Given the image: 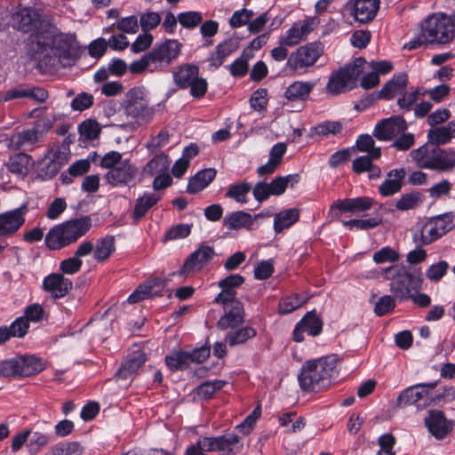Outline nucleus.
Wrapping results in <instances>:
<instances>
[{
	"instance_id": "obj_1",
	"label": "nucleus",
	"mask_w": 455,
	"mask_h": 455,
	"mask_svg": "<svg viewBox=\"0 0 455 455\" xmlns=\"http://www.w3.org/2000/svg\"><path fill=\"white\" fill-rule=\"evenodd\" d=\"M36 54L41 67L59 69L75 64L80 46L74 35L52 28L38 35Z\"/></svg>"
},
{
	"instance_id": "obj_2",
	"label": "nucleus",
	"mask_w": 455,
	"mask_h": 455,
	"mask_svg": "<svg viewBox=\"0 0 455 455\" xmlns=\"http://www.w3.org/2000/svg\"><path fill=\"white\" fill-rule=\"evenodd\" d=\"M337 363L335 355L307 361L298 377L300 387L315 392L326 387L337 373Z\"/></svg>"
},
{
	"instance_id": "obj_3",
	"label": "nucleus",
	"mask_w": 455,
	"mask_h": 455,
	"mask_svg": "<svg viewBox=\"0 0 455 455\" xmlns=\"http://www.w3.org/2000/svg\"><path fill=\"white\" fill-rule=\"evenodd\" d=\"M54 116H44L36 122L31 127L20 131H15L4 140L8 149L13 151L31 152L41 147L47 133L52 130L54 122Z\"/></svg>"
},
{
	"instance_id": "obj_4",
	"label": "nucleus",
	"mask_w": 455,
	"mask_h": 455,
	"mask_svg": "<svg viewBox=\"0 0 455 455\" xmlns=\"http://www.w3.org/2000/svg\"><path fill=\"white\" fill-rule=\"evenodd\" d=\"M92 228L89 216L72 219L52 227L45 235V244L51 250H60L84 236Z\"/></svg>"
},
{
	"instance_id": "obj_5",
	"label": "nucleus",
	"mask_w": 455,
	"mask_h": 455,
	"mask_svg": "<svg viewBox=\"0 0 455 455\" xmlns=\"http://www.w3.org/2000/svg\"><path fill=\"white\" fill-rule=\"evenodd\" d=\"M431 142L411 151L412 160L420 168L449 172L455 168V149L442 148Z\"/></svg>"
},
{
	"instance_id": "obj_6",
	"label": "nucleus",
	"mask_w": 455,
	"mask_h": 455,
	"mask_svg": "<svg viewBox=\"0 0 455 455\" xmlns=\"http://www.w3.org/2000/svg\"><path fill=\"white\" fill-rule=\"evenodd\" d=\"M386 280L390 281V291L400 300H407L411 297V291L422 288L420 275H414L403 265L394 264L381 269Z\"/></svg>"
},
{
	"instance_id": "obj_7",
	"label": "nucleus",
	"mask_w": 455,
	"mask_h": 455,
	"mask_svg": "<svg viewBox=\"0 0 455 455\" xmlns=\"http://www.w3.org/2000/svg\"><path fill=\"white\" fill-rule=\"evenodd\" d=\"M455 216L446 212L419 222L413 233V241L416 244L428 245L441 238L455 227Z\"/></svg>"
},
{
	"instance_id": "obj_8",
	"label": "nucleus",
	"mask_w": 455,
	"mask_h": 455,
	"mask_svg": "<svg viewBox=\"0 0 455 455\" xmlns=\"http://www.w3.org/2000/svg\"><path fill=\"white\" fill-rule=\"evenodd\" d=\"M421 36L429 44H449L455 37V18L435 13L421 23Z\"/></svg>"
},
{
	"instance_id": "obj_9",
	"label": "nucleus",
	"mask_w": 455,
	"mask_h": 455,
	"mask_svg": "<svg viewBox=\"0 0 455 455\" xmlns=\"http://www.w3.org/2000/svg\"><path fill=\"white\" fill-rule=\"evenodd\" d=\"M243 445L240 437L235 434L218 436H202L196 443L187 447L185 455H207L205 452H240Z\"/></svg>"
},
{
	"instance_id": "obj_10",
	"label": "nucleus",
	"mask_w": 455,
	"mask_h": 455,
	"mask_svg": "<svg viewBox=\"0 0 455 455\" xmlns=\"http://www.w3.org/2000/svg\"><path fill=\"white\" fill-rule=\"evenodd\" d=\"M366 64L364 59L357 58L351 64L333 73L327 84V92L337 95L351 90L359 76L365 70Z\"/></svg>"
},
{
	"instance_id": "obj_11",
	"label": "nucleus",
	"mask_w": 455,
	"mask_h": 455,
	"mask_svg": "<svg viewBox=\"0 0 455 455\" xmlns=\"http://www.w3.org/2000/svg\"><path fill=\"white\" fill-rule=\"evenodd\" d=\"M174 84L180 89H190V94L195 99L203 98L208 88L205 78L199 76V68L194 64H182L177 67L173 72Z\"/></svg>"
},
{
	"instance_id": "obj_12",
	"label": "nucleus",
	"mask_w": 455,
	"mask_h": 455,
	"mask_svg": "<svg viewBox=\"0 0 455 455\" xmlns=\"http://www.w3.org/2000/svg\"><path fill=\"white\" fill-rule=\"evenodd\" d=\"M323 48L321 44L309 43L299 47L292 52L286 63L288 69L299 72L313 66L322 56Z\"/></svg>"
},
{
	"instance_id": "obj_13",
	"label": "nucleus",
	"mask_w": 455,
	"mask_h": 455,
	"mask_svg": "<svg viewBox=\"0 0 455 455\" xmlns=\"http://www.w3.org/2000/svg\"><path fill=\"white\" fill-rule=\"evenodd\" d=\"M299 181L297 173L287 176H277L271 182H257L252 189L254 198L261 203L271 196L283 195L288 187L292 188Z\"/></svg>"
},
{
	"instance_id": "obj_14",
	"label": "nucleus",
	"mask_w": 455,
	"mask_h": 455,
	"mask_svg": "<svg viewBox=\"0 0 455 455\" xmlns=\"http://www.w3.org/2000/svg\"><path fill=\"white\" fill-rule=\"evenodd\" d=\"M138 174L137 166L130 159H124L116 168L108 171L105 179L113 187L131 188L137 185Z\"/></svg>"
},
{
	"instance_id": "obj_15",
	"label": "nucleus",
	"mask_w": 455,
	"mask_h": 455,
	"mask_svg": "<svg viewBox=\"0 0 455 455\" xmlns=\"http://www.w3.org/2000/svg\"><path fill=\"white\" fill-rule=\"evenodd\" d=\"M141 92L138 89H132L129 92V99L125 106V114L133 123L142 125L149 123L154 116V108H149L142 98H139Z\"/></svg>"
},
{
	"instance_id": "obj_16",
	"label": "nucleus",
	"mask_w": 455,
	"mask_h": 455,
	"mask_svg": "<svg viewBox=\"0 0 455 455\" xmlns=\"http://www.w3.org/2000/svg\"><path fill=\"white\" fill-rule=\"evenodd\" d=\"M182 44L175 39H167L148 52L154 68L171 65L180 54Z\"/></svg>"
},
{
	"instance_id": "obj_17",
	"label": "nucleus",
	"mask_w": 455,
	"mask_h": 455,
	"mask_svg": "<svg viewBox=\"0 0 455 455\" xmlns=\"http://www.w3.org/2000/svg\"><path fill=\"white\" fill-rule=\"evenodd\" d=\"M12 27L25 33L38 29L41 23V15L37 10L19 4L16 11L12 14Z\"/></svg>"
},
{
	"instance_id": "obj_18",
	"label": "nucleus",
	"mask_w": 455,
	"mask_h": 455,
	"mask_svg": "<svg viewBox=\"0 0 455 455\" xmlns=\"http://www.w3.org/2000/svg\"><path fill=\"white\" fill-rule=\"evenodd\" d=\"M28 212V205L23 204L16 209L0 213V237H10L15 235L24 225Z\"/></svg>"
},
{
	"instance_id": "obj_19",
	"label": "nucleus",
	"mask_w": 455,
	"mask_h": 455,
	"mask_svg": "<svg viewBox=\"0 0 455 455\" xmlns=\"http://www.w3.org/2000/svg\"><path fill=\"white\" fill-rule=\"evenodd\" d=\"M223 306L225 314L217 323L219 329L226 330L235 328L244 321V308L243 303L238 299H230L227 302H217Z\"/></svg>"
},
{
	"instance_id": "obj_20",
	"label": "nucleus",
	"mask_w": 455,
	"mask_h": 455,
	"mask_svg": "<svg viewBox=\"0 0 455 455\" xmlns=\"http://www.w3.org/2000/svg\"><path fill=\"white\" fill-rule=\"evenodd\" d=\"M379 0H349L346 8L360 23L372 20L379 8Z\"/></svg>"
},
{
	"instance_id": "obj_21",
	"label": "nucleus",
	"mask_w": 455,
	"mask_h": 455,
	"mask_svg": "<svg viewBox=\"0 0 455 455\" xmlns=\"http://www.w3.org/2000/svg\"><path fill=\"white\" fill-rule=\"evenodd\" d=\"M407 130V123L401 116H394L379 122L374 129V136L379 140H391Z\"/></svg>"
},
{
	"instance_id": "obj_22",
	"label": "nucleus",
	"mask_w": 455,
	"mask_h": 455,
	"mask_svg": "<svg viewBox=\"0 0 455 455\" xmlns=\"http://www.w3.org/2000/svg\"><path fill=\"white\" fill-rule=\"evenodd\" d=\"M435 387V383L418 384L407 387L400 393L396 399V405L398 407H405L411 404H417L418 407L421 405L419 402L423 401V405H427L428 401V390Z\"/></svg>"
},
{
	"instance_id": "obj_23",
	"label": "nucleus",
	"mask_w": 455,
	"mask_h": 455,
	"mask_svg": "<svg viewBox=\"0 0 455 455\" xmlns=\"http://www.w3.org/2000/svg\"><path fill=\"white\" fill-rule=\"evenodd\" d=\"M323 330V321L316 315L315 311L307 312L301 320L297 323L293 330V340L302 342L304 340L303 333L315 337L318 336Z\"/></svg>"
},
{
	"instance_id": "obj_24",
	"label": "nucleus",
	"mask_w": 455,
	"mask_h": 455,
	"mask_svg": "<svg viewBox=\"0 0 455 455\" xmlns=\"http://www.w3.org/2000/svg\"><path fill=\"white\" fill-rule=\"evenodd\" d=\"M455 422L447 420L441 411H430L425 419V426L437 440H442L453 429Z\"/></svg>"
},
{
	"instance_id": "obj_25",
	"label": "nucleus",
	"mask_w": 455,
	"mask_h": 455,
	"mask_svg": "<svg viewBox=\"0 0 455 455\" xmlns=\"http://www.w3.org/2000/svg\"><path fill=\"white\" fill-rule=\"evenodd\" d=\"M214 254V249L212 246H200L185 260L180 274L182 275L201 270L213 258Z\"/></svg>"
},
{
	"instance_id": "obj_26",
	"label": "nucleus",
	"mask_w": 455,
	"mask_h": 455,
	"mask_svg": "<svg viewBox=\"0 0 455 455\" xmlns=\"http://www.w3.org/2000/svg\"><path fill=\"white\" fill-rule=\"evenodd\" d=\"M315 21L313 19H307L296 22L289 28L285 35L280 38V44L284 46H293L302 40H305L307 35L313 31Z\"/></svg>"
},
{
	"instance_id": "obj_27",
	"label": "nucleus",
	"mask_w": 455,
	"mask_h": 455,
	"mask_svg": "<svg viewBox=\"0 0 455 455\" xmlns=\"http://www.w3.org/2000/svg\"><path fill=\"white\" fill-rule=\"evenodd\" d=\"M72 287V281L59 273H52L43 281V289L54 299L65 297Z\"/></svg>"
},
{
	"instance_id": "obj_28",
	"label": "nucleus",
	"mask_w": 455,
	"mask_h": 455,
	"mask_svg": "<svg viewBox=\"0 0 455 455\" xmlns=\"http://www.w3.org/2000/svg\"><path fill=\"white\" fill-rule=\"evenodd\" d=\"M165 287V282L163 279L156 278L145 282L139 285L137 289L128 297L127 300L131 304L137 303L140 300L158 296Z\"/></svg>"
},
{
	"instance_id": "obj_29",
	"label": "nucleus",
	"mask_w": 455,
	"mask_h": 455,
	"mask_svg": "<svg viewBox=\"0 0 455 455\" xmlns=\"http://www.w3.org/2000/svg\"><path fill=\"white\" fill-rule=\"evenodd\" d=\"M406 172L403 168L389 171L385 180L379 187L382 196L387 197L398 193L403 185Z\"/></svg>"
},
{
	"instance_id": "obj_30",
	"label": "nucleus",
	"mask_w": 455,
	"mask_h": 455,
	"mask_svg": "<svg viewBox=\"0 0 455 455\" xmlns=\"http://www.w3.org/2000/svg\"><path fill=\"white\" fill-rule=\"evenodd\" d=\"M373 204L374 200L372 198L369 196H359L337 200L332 204L331 209H339L342 212L355 213L370 210Z\"/></svg>"
},
{
	"instance_id": "obj_31",
	"label": "nucleus",
	"mask_w": 455,
	"mask_h": 455,
	"mask_svg": "<svg viewBox=\"0 0 455 455\" xmlns=\"http://www.w3.org/2000/svg\"><path fill=\"white\" fill-rule=\"evenodd\" d=\"M261 216L262 214H257L253 218L249 212L243 211L232 212L225 216L223 225L230 230L251 229L254 220Z\"/></svg>"
},
{
	"instance_id": "obj_32",
	"label": "nucleus",
	"mask_w": 455,
	"mask_h": 455,
	"mask_svg": "<svg viewBox=\"0 0 455 455\" xmlns=\"http://www.w3.org/2000/svg\"><path fill=\"white\" fill-rule=\"evenodd\" d=\"M243 282V276L238 274L230 275L221 279L218 285L222 291L216 296L214 302H227L230 299H237L234 289L242 285Z\"/></svg>"
},
{
	"instance_id": "obj_33",
	"label": "nucleus",
	"mask_w": 455,
	"mask_h": 455,
	"mask_svg": "<svg viewBox=\"0 0 455 455\" xmlns=\"http://www.w3.org/2000/svg\"><path fill=\"white\" fill-rule=\"evenodd\" d=\"M238 49V43L234 38H228L219 44L213 52L208 59L209 65L214 68L220 67L226 58L234 53Z\"/></svg>"
},
{
	"instance_id": "obj_34",
	"label": "nucleus",
	"mask_w": 455,
	"mask_h": 455,
	"mask_svg": "<svg viewBox=\"0 0 455 455\" xmlns=\"http://www.w3.org/2000/svg\"><path fill=\"white\" fill-rule=\"evenodd\" d=\"M408 76L404 73L394 76L379 91V98L391 100L400 96L406 90Z\"/></svg>"
},
{
	"instance_id": "obj_35",
	"label": "nucleus",
	"mask_w": 455,
	"mask_h": 455,
	"mask_svg": "<svg viewBox=\"0 0 455 455\" xmlns=\"http://www.w3.org/2000/svg\"><path fill=\"white\" fill-rule=\"evenodd\" d=\"M217 172L214 168H207L197 172L188 180L187 192L197 194L204 190L215 179Z\"/></svg>"
},
{
	"instance_id": "obj_36",
	"label": "nucleus",
	"mask_w": 455,
	"mask_h": 455,
	"mask_svg": "<svg viewBox=\"0 0 455 455\" xmlns=\"http://www.w3.org/2000/svg\"><path fill=\"white\" fill-rule=\"evenodd\" d=\"M19 377H30L38 374L44 369L43 361L34 355H18Z\"/></svg>"
},
{
	"instance_id": "obj_37",
	"label": "nucleus",
	"mask_w": 455,
	"mask_h": 455,
	"mask_svg": "<svg viewBox=\"0 0 455 455\" xmlns=\"http://www.w3.org/2000/svg\"><path fill=\"white\" fill-rule=\"evenodd\" d=\"M32 157L29 155L19 152L10 156L5 165L10 172L25 177L29 172Z\"/></svg>"
},
{
	"instance_id": "obj_38",
	"label": "nucleus",
	"mask_w": 455,
	"mask_h": 455,
	"mask_svg": "<svg viewBox=\"0 0 455 455\" xmlns=\"http://www.w3.org/2000/svg\"><path fill=\"white\" fill-rule=\"evenodd\" d=\"M429 142L435 145H446L452 139H455V120L449 122L446 125L430 129L427 132Z\"/></svg>"
},
{
	"instance_id": "obj_39",
	"label": "nucleus",
	"mask_w": 455,
	"mask_h": 455,
	"mask_svg": "<svg viewBox=\"0 0 455 455\" xmlns=\"http://www.w3.org/2000/svg\"><path fill=\"white\" fill-rule=\"evenodd\" d=\"M145 361V354L140 351L129 355L116 372V376L122 379H131L144 364Z\"/></svg>"
},
{
	"instance_id": "obj_40",
	"label": "nucleus",
	"mask_w": 455,
	"mask_h": 455,
	"mask_svg": "<svg viewBox=\"0 0 455 455\" xmlns=\"http://www.w3.org/2000/svg\"><path fill=\"white\" fill-rule=\"evenodd\" d=\"M159 200L160 196L155 193H145L142 196L137 198L132 214L133 222L140 221Z\"/></svg>"
},
{
	"instance_id": "obj_41",
	"label": "nucleus",
	"mask_w": 455,
	"mask_h": 455,
	"mask_svg": "<svg viewBox=\"0 0 455 455\" xmlns=\"http://www.w3.org/2000/svg\"><path fill=\"white\" fill-rule=\"evenodd\" d=\"M314 87L315 83L312 81H295L286 88L284 96L291 101L305 100Z\"/></svg>"
},
{
	"instance_id": "obj_42",
	"label": "nucleus",
	"mask_w": 455,
	"mask_h": 455,
	"mask_svg": "<svg viewBox=\"0 0 455 455\" xmlns=\"http://www.w3.org/2000/svg\"><path fill=\"white\" fill-rule=\"evenodd\" d=\"M171 160L164 152L156 154L142 168V173L146 176H154L159 173L168 172Z\"/></svg>"
},
{
	"instance_id": "obj_43",
	"label": "nucleus",
	"mask_w": 455,
	"mask_h": 455,
	"mask_svg": "<svg viewBox=\"0 0 455 455\" xmlns=\"http://www.w3.org/2000/svg\"><path fill=\"white\" fill-rule=\"evenodd\" d=\"M299 211L297 208H290L278 212L274 218L275 233H281L283 230L289 228L299 220Z\"/></svg>"
},
{
	"instance_id": "obj_44",
	"label": "nucleus",
	"mask_w": 455,
	"mask_h": 455,
	"mask_svg": "<svg viewBox=\"0 0 455 455\" xmlns=\"http://www.w3.org/2000/svg\"><path fill=\"white\" fill-rule=\"evenodd\" d=\"M251 190V183L245 181L231 184L227 188L225 197L233 199L240 204H244L249 201V194Z\"/></svg>"
},
{
	"instance_id": "obj_45",
	"label": "nucleus",
	"mask_w": 455,
	"mask_h": 455,
	"mask_svg": "<svg viewBox=\"0 0 455 455\" xmlns=\"http://www.w3.org/2000/svg\"><path fill=\"white\" fill-rule=\"evenodd\" d=\"M115 251V239L113 236H106L98 241L94 248V259L99 261H104Z\"/></svg>"
},
{
	"instance_id": "obj_46",
	"label": "nucleus",
	"mask_w": 455,
	"mask_h": 455,
	"mask_svg": "<svg viewBox=\"0 0 455 455\" xmlns=\"http://www.w3.org/2000/svg\"><path fill=\"white\" fill-rule=\"evenodd\" d=\"M355 148L360 152L367 153L373 158H379L381 156V149L375 146V141L371 135L362 134L355 142Z\"/></svg>"
},
{
	"instance_id": "obj_47",
	"label": "nucleus",
	"mask_w": 455,
	"mask_h": 455,
	"mask_svg": "<svg viewBox=\"0 0 455 455\" xmlns=\"http://www.w3.org/2000/svg\"><path fill=\"white\" fill-rule=\"evenodd\" d=\"M188 353L185 351H173L165 357V363L171 371H179L188 368L189 364Z\"/></svg>"
},
{
	"instance_id": "obj_48",
	"label": "nucleus",
	"mask_w": 455,
	"mask_h": 455,
	"mask_svg": "<svg viewBox=\"0 0 455 455\" xmlns=\"http://www.w3.org/2000/svg\"><path fill=\"white\" fill-rule=\"evenodd\" d=\"M256 336V330L252 327H243L234 332H228L226 341L231 346H237L245 343L248 339Z\"/></svg>"
},
{
	"instance_id": "obj_49",
	"label": "nucleus",
	"mask_w": 455,
	"mask_h": 455,
	"mask_svg": "<svg viewBox=\"0 0 455 455\" xmlns=\"http://www.w3.org/2000/svg\"><path fill=\"white\" fill-rule=\"evenodd\" d=\"M91 164L88 160L82 159L71 164L68 170V173H62L61 179L64 183L69 184L72 182V177L81 176L86 173L90 169Z\"/></svg>"
},
{
	"instance_id": "obj_50",
	"label": "nucleus",
	"mask_w": 455,
	"mask_h": 455,
	"mask_svg": "<svg viewBox=\"0 0 455 455\" xmlns=\"http://www.w3.org/2000/svg\"><path fill=\"white\" fill-rule=\"evenodd\" d=\"M372 259L376 264H394L400 259L399 252L390 246H386L375 251Z\"/></svg>"
},
{
	"instance_id": "obj_51",
	"label": "nucleus",
	"mask_w": 455,
	"mask_h": 455,
	"mask_svg": "<svg viewBox=\"0 0 455 455\" xmlns=\"http://www.w3.org/2000/svg\"><path fill=\"white\" fill-rule=\"evenodd\" d=\"M227 382L221 379H214L212 381H205L197 387V395L202 399H211L212 395L220 390Z\"/></svg>"
},
{
	"instance_id": "obj_52",
	"label": "nucleus",
	"mask_w": 455,
	"mask_h": 455,
	"mask_svg": "<svg viewBox=\"0 0 455 455\" xmlns=\"http://www.w3.org/2000/svg\"><path fill=\"white\" fill-rule=\"evenodd\" d=\"M306 302L305 299L299 294H293L291 297L283 299L278 306V312L281 315H286L300 307Z\"/></svg>"
},
{
	"instance_id": "obj_53",
	"label": "nucleus",
	"mask_w": 455,
	"mask_h": 455,
	"mask_svg": "<svg viewBox=\"0 0 455 455\" xmlns=\"http://www.w3.org/2000/svg\"><path fill=\"white\" fill-rule=\"evenodd\" d=\"M381 223V218L379 216L366 220H350L343 222L345 227L350 229L366 230L378 227Z\"/></svg>"
},
{
	"instance_id": "obj_54",
	"label": "nucleus",
	"mask_w": 455,
	"mask_h": 455,
	"mask_svg": "<svg viewBox=\"0 0 455 455\" xmlns=\"http://www.w3.org/2000/svg\"><path fill=\"white\" fill-rule=\"evenodd\" d=\"M180 24L186 28L193 29L203 20V16L199 12H184L178 15Z\"/></svg>"
},
{
	"instance_id": "obj_55",
	"label": "nucleus",
	"mask_w": 455,
	"mask_h": 455,
	"mask_svg": "<svg viewBox=\"0 0 455 455\" xmlns=\"http://www.w3.org/2000/svg\"><path fill=\"white\" fill-rule=\"evenodd\" d=\"M82 447L77 442L60 444L52 447L45 455H80Z\"/></svg>"
},
{
	"instance_id": "obj_56",
	"label": "nucleus",
	"mask_w": 455,
	"mask_h": 455,
	"mask_svg": "<svg viewBox=\"0 0 455 455\" xmlns=\"http://www.w3.org/2000/svg\"><path fill=\"white\" fill-rule=\"evenodd\" d=\"M101 128L95 120H85L79 125V132L87 140H94L99 137Z\"/></svg>"
},
{
	"instance_id": "obj_57",
	"label": "nucleus",
	"mask_w": 455,
	"mask_h": 455,
	"mask_svg": "<svg viewBox=\"0 0 455 455\" xmlns=\"http://www.w3.org/2000/svg\"><path fill=\"white\" fill-rule=\"evenodd\" d=\"M171 135L167 131H161L156 136L146 144V148L150 153H155L166 147L170 143Z\"/></svg>"
},
{
	"instance_id": "obj_58",
	"label": "nucleus",
	"mask_w": 455,
	"mask_h": 455,
	"mask_svg": "<svg viewBox=\"0 0 455 455\" xmlns=\"http://www.w3.org/2000/svg\"><path fill=\"white\" fill-rule=\"evenodd\" d=\"M191 233V225L178 224L169 228L164 237V241L177 240L188 236Z\"/></svg>"
},
{
	"instance_id": "obj_59",
	"label": "nucleus",
	"mask_w": 455,
	"mask_h": 455,
	"mask_svg": "<svg viewBox=\"0 0 455 455\" xmlns=\"http://www.w3.org/2000/svg\"><path fill=\"white\" fill-rule=\"evenodd\" d=\"M19 364L17 356L0 361V377L17 378L19 377Z\"/></svg>"
},
{
	"instance_id": "obj_60",
	"label": "nucleus",
	"mask_w": 455,
	"mask_h": 455,
	"mask_svg": "<svg viewBox=\"0 0 455 455\" xmlns=\"http://www.w3.org/2000/svg\"><path fill=\"white\" fill-rule=\"evenodd\" d=\"M253 16V12L246 8L235 11L229 19L230 27L236 28L243 25H248Z\"/></svg>"
},
{
	"instance_id": "obj_61",
	"label": "nucleus",
	"mask_w": 455,
	"mask_h": 455,
	"mask_svg": "<svg viewBox=\"0 0 455 455\" xmlns=\"http://www.w3.org/2000/svg\"><path fill=\"white\" fill-rule=\"evenodd\" d=\"M93 101L94 98L92 94L87 92H81L77 94L71 101V108L74 111L82 112L91 108L93 104Z\"/></svg>"
},
{
	"instance_id": "obj_62",
	"label": "nucleus",
	"mask_w": 455,
	"mask_h": 455,
	"mask_svg": "<svg viewBox=\"0 0 455 455\" xmlns=\"http://www.w3.org/2000/svg\"><path fill=\"white\" fill-rule=\"evenodd\" d=\"M161 22V16L155 12H148L141 14L140 25L144 32L156 28Z\"/></svg>"
},
{
	"instance_id": "obj_63",
	"label": "nucleus",
	"mask_w": 455,
	"mask_h": 455,
	"mask_svg": "<svg viewBox=\"0 0 455 455\" xmlns=\"http://www.w3.org/2000/svg\"><path fill=\"white\" fill-rule=\"evenodd\" d=\"M342 130V124L336 121H327L317 124L313 128V132L317 135L337 134Z\"/></svg>"
},
{
	"instance_id": "obj_64",
	"label": "nucleus",
	"mask_w": 455,
	"mask_h": 455,
	"mask_svg": "<svg viewBox=\"0 0 455 455\" xmlns=\"http://www.w3.org/2000/svg\"><path fill=\"white\" fill-rule=\"evenodd\" d=\"M449 265L446 261L441 260L431 265L426 271V276L433 282H438L446 274Z\"/></svg>"
}]
</instances>
